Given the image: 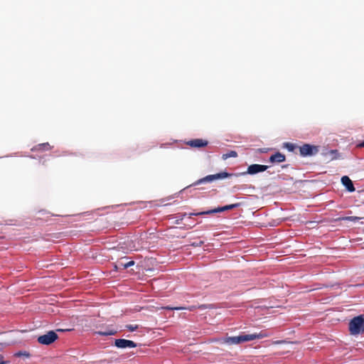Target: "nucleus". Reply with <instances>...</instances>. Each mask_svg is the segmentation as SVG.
I'll return each instance as SVG.
<instances>
[{"instance_id": "obj_1", "label": "nucleus", "mask_w": 364, "mask_h": 364, "mask_svg": "<svg viewBox=\"0 0 364 364\" xmlns=\"http://www.w3.org/2000/svg\"><path fill=\"white\" fill-rule=\"evenodd\" d=\"M271 336L267 331H261L259 333H254L252 334H242L237 336L228 337L225 340V343L230 345L239 344L240 343L247 342L255 339H261L267 338Z\"/></svg>"}, {"instance_id": "obj_2", "label": "nucleus", "mask_w": 364, "mask_h": 364, "mask_svg": "<svg viewBox=\"0 0 364 364\" xmlns=\"http://www.w3.org/2000/svg\"><path fill=\"white\" fill-rule=\"evenodd\" d=\"M349 331L351 335H358L364 332V315L355 316L350 320Z\"/></svg>"}, {"instance_id": "obj_3", "label": "nucleus", "mask_w": 364, "mask_h": 364, "mask_svg": "<svg viewBox=\"0 0 364 364\" xmlns=\"http://www.w3.org/2000/svg\"><path fill=\"white\" fill-rule=\"evenodd\" d=\"M58 338V336L55 331H50L47 333L38 336V342L43 345H50L55 341Z\"/></svg>"}, {"instance_id": "obj_4", "label": "nucleus", "mask_w": 364, "mask_h": 364, "mask_svg": "<svg viewBox=\"0 0 364 364\" xmlns=\"http://www.w3.org/2000/svg\"><path fill=\"white\" fill-rule=\"evenodd\" d=\"M300 154L301 156H312L318 152V148L308 144H305L299 148Z\"/></svg>"}, {"instance_id": "obj_5", "label": "nucleus", "mask_w": 364, "mask_h": 364, "mask_svg": "<svg viewBox=\"0 0 364 364\" xmlns=\"http://www.w3.org/2000/svg\"><path fill=\"white\" fill-rule=\"evenodd\" d=\"M114 346L118 348H135L137 344L132 341L124 338L115 339Z\"/></svg>"}, {"instance_id": "obj_6", "label": "nucleus", "mask_w": 364, "mask_h": 364, "mask_svg": "<svg viewBox=\"0 0 364 364\" xmlns=\"http://www.w3.org/2000/svg\"><path fill=\"white\" fill-rule=\"evenodd\" d=\"M237 176L238 174H234V173H228L227 172H220L216 174H212L206 176V182H212L215 180L218 179H223L225 178L230 177V176Z\"/></svg>"}, {"instance_id": "obj_7", "label": "nucleus", "mask_w": 364, "mask_h": 364, "mask_svg": "<svg viewBox=\"0 0 364 364\" xmlns=\"http://www.w3.org/2000/svg\"><path fill=\"white\" fill-rule=\"evenodd\" d=\"M240 205V203H237L227 205H225L223 207H218L217 208L206 210V215L220 213V212H223L225 210H232L233 208L239 207Z\"/></svg>"}, {"instance_id": "obj_8", "label": "nucleus", "mask_w": 364, "mask_h": 364, "mask_svg": "<svg viewBox=\"0 0 364 364\" xmlns=\"http://www.w3.org/2000/svg\"><path fill=\"white\" fill-rule=\"evenodd\" d=\"M268 166L260 164H252L248 166L247 173L253 175L266 171Z\"/></svg>"}, {"instance_id": "obj_9", "label": "nucleus", "mask_w": 364, "mask_h": 364, "mask_svg": "<svg viewBox=\"0 0 364 364\" xmlns=\"http://www.w3.org/2000/svg\"><path fill=\"white\" fill-rule=\"evenodd\" d=\"M341 183L346 188L348 191H349V192L355 191V187L353 186V183L348 176H343L341 178Z\"/></svg>"}, {"instance_id": "obj_10", "label": "nucleus", "mask_w": 364, "mask_h": 364, "mask_svg": "<svg viewBox=\"0 0 364 364\" xmlns=\"http://www.w3.org/2000/svg\"><path fill=\"white\" fill-rule=\"evenodd\" d=\"M286 157L284 154L280 152H277L270 156L269 161L271 163H281L284 161Z\"/></svg>"}, {"instance_id": "obj_11", "label": "nucleus", "mask_w": 364, "mask_h": 364, "mask_svg": "<svg viewBox=\"0 0 364 364\" xmlns=\"http://www.w3.org/2000/svg\"><path fill=\"white\" fill-rule=\"evenodd\" d=\"M186 144L191 147L200 148L205 146V141L203 139H196L187 141Z\"/></svg>"}, {"instance_id": "obj_12", "label": "nucleus", "mask_w": 364, "mask_h": 364, "mask_svg": "<svg viewBox=\"0 0 364 364\" xmlns=\"http://www.w3.org/2000/svg\"><path fill=\"white\" fill-rule=\"evenodd\" d=\"M51 149L50 145L47 143H43L39 144L36 146H35L33 148L31 149V151H48Z\"/></svg>"}, {"instance_id": "obj_13", "label": "nucleus", "mask_w": 364, "mask_h": 364, "mask_svg": "<svg viewBox=\"0 0 364 364\" xmlns=\"http://www.w3.org/2000/svg\"><path fill=\"white\" fill-rule=\"evenodd\" d=\"M117 333V331L115 329H108L106 331H99L97 332V334L100 336H113Z\"/></svg>"}, {"instance_id": "obj_14", "label": "nucleus", "mask_w": 364, "mask_h": 364, "mask_svg": "<svg viewBox=\"0 0 364 364\" xmlns=\"http://www.w3.org/2000/svg\"><path fill=\"white\" fill-rule=\"evenodd\" d=\"M237 156V153L235 151H229L228 152L223 154L222 159L223 160H226L228 158H230V157L235 158Z\"/></svg>"}, {"instance_id": "obj_15", "label": "nucleus", "mask_w": 364, "mask_h": 364, "mask_svg": "<svg viewBox=\"0 0 364 364\" xmlns=\"http://www.w3.org/2000/svg\"><path fill=\"white\" fill-rule=\"evenodd\" d=\"M135 264L134 261L131 260L128 262L124 263L122 262H119V268H122L123 269H127L132 266H133Z\"/></svg>"}, {"instance_id": "obj_16", "label": "nucleus", "mask_w": 364, "mask_h": 364, "mask_svg": "<svg viewBox=\"0 0 364 364\" xmlns=\"http://www.w3.org/2000/svg\"><path fill=\"white\" fill-rule=\"evenodd\" d=\"M124 328H125V329L132 332V331L137 330L139 328V326L136 324H135V325L127 324L124 326Z\"/></svg>"}, {"instance_id": "obj_17", "label": "nucleus", "mask_w": 364, "mask_h": 364, "mask_svg": "<svg viewBox=\"0 0 364 364\" xmlns=\"http://www.w3.org/2000/svg\"><path fill=\"white\" fill-rule=\"evenodd\" d=\"M360 218L356 217V216H347V217L343 218L342 220L355 222V221H358V220H360Z\"/></svg>"}, {"instance_id": "obj_18", "label": "nucleus", "mask_w": 364, "mask_h": 364, "mask_svg": "<svg viewBox=\"0 0 364 364\" xmlns=\"http://www.w3.org/2000/svg\"><path fill=\"white\" fill-rule=\"evenodd\" d=\"M161 309H167V310H181V309H186V308H185V307H172V306H167L161 307Z\"/></svg>"}, {"instance_id": "obj_19", "label": "nucleus", "mask_w": 364, "mask_h": 364, "mask_svg": "<svg viewBox=\"0 0 364 364\" xmlns=\"http://www.w3.org/2000/svg\"><path fill=\"white\" fill-rule=\"evenodd\" d=\"M285 146L288 149L289 151H293L294 149V145L291 143H287Z\"/></svg>"}, {"instance_id": "obj_20", "label": "nucleus", "mask_w": 364, "mask_h": 364, "mask_svg": "<svg viewBox=\"0 0 364 364\" xmlns=\"http://www.w3.org/2000/svg\"><path fill=\"white\" fill-rule=\"evenodd\" d=\"M16 355L18 356H20V355H25L26 357H29V353H26V352H18V353H16Z\"/></svg>"}, {"instance_id": "obj_21", "label": "nucleus", "mask_w": 364, "mask_h": 364, "mask_svg": "<svg viewBox=\"0 0 364 364\" xmlns=\"http://www.w3.org/2000/svg\"><path fill=\"white\" fill-rule=\"evenodd\" d=\"M119 269H120V268H119V262H118V263H117V264H115L114 265V269L115 271H117Z\"/></svg>"}, {"instance_id": "obj_22", "label": "nucleus", "mask_w": 364, "mask_h": 364, "mask_svg": "<svg viewBox=\"0 0 364 364\" xmlns=\"http://www.w3.org/2000/svg\"><path fill=\"white\" fill-rule=\"evenodd\" d=\"M0 364H4V357L0 355Z\"/></svg>"}, {"instance_id": "obj_23", "label": "nucleus", "mask_w": 364, "mask_h": 364, "mask_svg": "<svg viewBox=\"0 0 364 364\" xmlns=\"http://www.w3.org/2000/svg\"><path fill=\"white\" fill-rule=\"evenodd\" d=\"M357 147H364V140L357 145Z\"/></svg>"}, {"instance_id": "obj_24", "label": "nucleus", "mask_w": 364, "mask_h": 364, "mask_svg": "<svg viewBox=\"0 0 364 364\" xmlns=\"http://www.w3.org/2000/svg\"><path fill=\"white\" fill-rule=\"evenodd\" d=\"M203 181H205V178H200V180L198 181V182L196 183H201Z\"/></svg>"}, {"instance_id": "obj_25", "label": "nucleus", "mask_w": 364, "mask_h": 364, "mask_svg": "<svg viewBox=\"0 0 364 364\" xmlns=\"http://www.w3.org/2000/svg\"><path fill=\"white\" fill-rule=\"evenodd\" d=\"M204 213H205V212H201V213H199V214H200V215H203V214H204Z\"/></svg>"}]
</instances>
